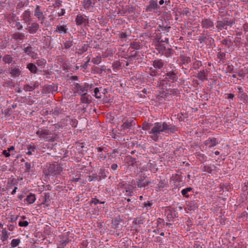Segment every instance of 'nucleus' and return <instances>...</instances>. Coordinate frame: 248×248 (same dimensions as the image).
Returning <instances> with one entry per match:
<instances>
[{
  "mask_svg": "<svg viewBox=\"0 0 248 248\" xmlns=\"http://www.w3.org/2000/svg\"><path fill=\"white\" fill-rule=\"evenodd\" d=\"M82 3L84 8L85 10H88L94 4V0H83L82 1Z\"/></svg>",
  "mask_w": 248,
  "mask_h": 248,
  "instance_id": "nucleus-29",
  "label": "nucleus"
},
{
  "mask_svg": "<svg viewBox=\"0 0 248 248\" xmlns=\"http://www.w3.org/2000/svg\"><path fill=\"white\" fill-rule=\"evenodd\" d=\"M156 167V165L154 163H149L148 164V167L149 170L154 173H155L157 170V168Z\"/></svg>",
  "mask_w": 248,
  "mask_h": 248,
  "instance_id": "nucleus-52",
  "label": "nucleus"
},
{
  "mask_svg": "<svg viewBox=\"0 0 248 248\" xmlns=\"http://www.w3.org/2000/svg\"><path fill=\"white\" fill-rule=\"evenodd\" d=\"M55 31L60 34H66L68 32L67 25L64 24V22L62 21L56 26Z\"/></svg>",
  "mask_w": 248,
  "mask_h": 248,
  "instance_id": "nucleus-17",
  "label": "nucleus"
},
{
  "mask_svg": "<svg viewBox=\"0 0 248 248\" xmlns=\"http://www.w3.org/2000/svg\"><path fill=\"white\" fill-rule=\"evenodd\" d=\"M75 22L78 26L81 25L86 26L89 23V20L85 15L79 13L77 15Z\"/></svg>",
  "mask_w": 248,
  "mask_h": 248,
  "instance_id": "nucleus-10",
  "label": "nucleus"
},
{
  "mask_svg": "<svg viewBox=\"0 0 248 248\" xmlns=\"http://www.w3.org/2000/svg\"><path fill=\"white\" fill-rule=\"evenodd\" d=\"M152 65L157 69H161L164 68V62L161 59H156L152 61Z\"/></svg>",
  "mask_w": 248,
  "mask_h": 248,
  "instance_id": "nucleus-23",
  "label": "nucleus"
},
{
  "mask_svg": "<svg viewBox=\"0 0 248 248\" xmlns=\"http://www.w3.org/2000/svg\"><path fill=\"white\" fill-rule=\"evenodd\" d=\"M110 155V153L104 154L103 153H99L96 155V157L98 160L100 161H104L106 159L108 156Z\"/></svg>",
  "mask_w": 248,
  "mask_h": 248,
  "instance_id": "nucleus-42",
  "label": "nucleus"
},
{
  "mask_svg": "<svg viewBox=\"0 0 248 248\" xmlns=\"http://www.w3.org/2000/svg\"><path fill=\"white\" fill-rule=\"evenodd\" d=\"M25 172L29 173L31 171V164L29 162H26L25 164Z\"/></svg>",
  "mask_w": 248,
  "mask_h": 248,
  "instance_id": "nucleus-60",
  "label": "nucleus"
},
{
  "mask_svg": "<svg viewBox=\"0 0 248 248\" xmlns=\"http://www.w3.org/2000/svg\"><path fill=\"white\" fill-rule=\"evenodd\" d=\"M142 129L149 130V137L155 142H158L163 139L164 134H172L178 130V127L166 121L150 124L145 122L142 124Z\"/></svg>",
  "mask_w": 248,
  "mask_h": 248,
  "instance_id": "nucleus-1",
  "label": "nucleus"
},
{
  "mask_svg": "<svg viewBox=\"0 0 248 248\" xmlns=\"http://www.w3.org/2000/svg\"><path fill=\"white\" fill-rule=\"evenodd\" d=\"M101 61L102 58L101 56L99 55L95 58H93L92 60V62H93L95 64H99L100 63H101Z\"/></svg>",
  "mask_w": 248,
  "mask_h": 248,
  "instance_id": "nucleus-56",
  "label": "nucleus"
},
{
  "mask_svg": "<svg viewBox=\"0 0 248 248\" xmlns=\"http://www.w3.org/2000/svg\"><path fill=\"white\" fill-rule=\"evenodd\" d=\"M27 68L29 69L31 73L33 74H37L39 71L38 68L33 63H29L27 65Z\"/></svg>",
  "mask_w": 248,
  "mask_h": 248,
  "instance_id": "nucleus-25",
  "label": "nucleus"
},
{
  "mask_svg": "<svg viewBox=\"0 0 248 248\" xmlns=\"http://www.w3.org/2000/svg\"><path fill=\"white\" fill-rule=\"evenodd\" d=\"M31 13L29 10H27L24 11L22 15V18L24 22L26 23H29L31 21Z\"/></svg>",
  "mask_w": 248,
  "mask_h": 248,
  "instance_id": "nucleus-26",
  "label": "nucleus"
},
{
  "mask_svg": "<svg viewBox=\"0 0 248 248\" xmlns=\"http://www.w3.org/2000/svg\"><path fill=\"white\" fill-rule=\"evenodd\" d=\"M46 63V61L43 58H38L36 62V64L38 66L40 67L41 68H44Z\"/></svg>",
  "mask_w": 248,
  "mask_h": 248,
  "instance_id": "nucleus-37",
  "label": "nucleus"
},
{
  "mask_svg": "<svg viewBox=\"0 0 248 248\" xmlns=\"http://www.w3.org/2000/svg\"><path fill=\"white\" fill-rule=\"evenodd\" d=\"M90 47L89 45L88 44H83L82 45L81 47L79 48L77 51H76V53L79 55H81L83 54L84 52H86L88 48Z\"/></svg>",
  "mask_w": 248,
  "mask_h": 248,
  "instance_id": "nucleus-27",
  "label": "nucleus"
},
{
  "mask_svg": "<svg viewBox=\"0 0 248 248\" xmlns=\"http://www.w3.org/2000/svg\"><path fill=\"white\" fill-rule=\"evenodd\" d=\"M34 16H35L38 20H41V23H43L46 17L43 15V8L39 5H36L34 11Z\"/></svg>",
  "mask_w": 248,
  "mask_h": 248,
  "instance_id": "nucleus-13",
  "label": "nucleus"
},
{
  "mask_svg": "<svg viewBox=\"0 0 248 248\" xmlns=\"http://www.w3.org/2000/svg\"><path fill=\"white\" fill-rule=\"evenodd\" d=\"M35 200V194L32 193H30V194L28 195L27 196V198L25 199V201H26L30 204L33 203Z\"/></svg>",
  "mask_w": 248,
  "mask_h": 248,
  "instance_id": "nucleus-35",
  "label": "nucleus"
},
{
  "mask_svg": "<svg viewBox=\"0 0 248 248\" xmlns=\"http://www.w3.org/2000/svg\"><path fill=\"white\" fill-rule=\"evenodd\" d=\"M36 135L46 141L54 142L58 138V135L55 133H52L47 128H41L36 132Z\"/></svg>",
  "mask_w": 248,
  "mask_h": 248,
  "instance_id": "nucleus-4",
  "label": "nucleus"
},
{
  "mask_svg": "<svg viewBox=\"0 0 248 248\" xmlns=\"http://www.w3.org/2000/svg\"><path fill=\"white\" fill-rule=\"evenodd\" d=\"M235 23V19H229L228 17H223L220 16V18L217 17L216 22V29L219 31L222 30H227L228 27H232Z\"/></svg>",
  "mask_w": 248,
  "mask_h": 248,
  "instance_id": "nucleus-3",
  "label": "nucleus"
},
{
  "mask_svg": "<svg viewBox=\"0 0 248 248\" xmlns=\"http://www.w3.org/2000/svg\"><path fill=\"white\" fill-rule=\"evenodd\" d=\"M9 74L11 75V76L13 78L18 77L22 73L20 68L18 66L12 67L9 69Z\"/></svg>",
  "mask_w": 248,
  "mask_h": 248,
  "instance_id": "nucleus-16",
  "label": "nucleus"
},
{
  "mask_svg": "<svg viewBox=\"0 0 248 248\" xmlns=\"http://www.w3.org/2000/svg\"><path fill=\"white\" fill-rule=\"evenodd\" d=\"M159 8V6L157 4V1L151 0L149 2V5L147 6L146 11L151 12L157 10Z\"/></svg>",
  "mask_w": 248,
  "mask_h": 248,
  "instance_id": "nucleus-19",
  "label": "nucleus"
},
{
  "mask_svg": "<svg viewBox=\"0 0 248 248\" xmlns=\"http://www.w3.org/2000/svg\"><path fill=\"white\" fill-rule=\"evenodd\" d=\"M125 160L127 164L129 165H133L136 163V158L132 157L130 155H127L126 157Z\"/></svg>",
  "mask_w": 248,
  "mask_h": 248,
  "instance_id": "nucleus-44",
  "label": "nucleus"
},
{
  "mask_svg": "<svg viewBox=\"0 0 248 248\" xmlns=\"http://www.w3.org/2000/svg\"><path fill=\"white\" fill-rule=\"evenodd\" d=\"M153 202L152 201H148L147 202H144L142 203L141 207H145L147 210H150L152 208Z\"/></svg>",
  "mask_w": 248,
  "mask_h": 248,
  "instance_id": "nucleus-45",
  "label": "nucleus"
},
{
  "mask_svg": "<svg viewBox=\"0 0 248 248\" xmlns=\"http://www.w3.org/2000/svg\"><path fill=\"white\" fill-rule=\"evenodd\" d=\"M45 200H44L42 204H46V206H48L49 205V204L47 203V202L48 201H50L49 198V194L48 193H45Z\"/></svg>",
  "mask_w": 248,
  "mask_h": 248,
  "instance_id": "nucleus-61",
  "label": "nucleus"
},
{
  "mask_svg": "<svg viewBox=\"0 0 248 248\" xmlns=\"http://www.w3.org/2000/svg\"><path fill=\"white\" fill-rule=\"evenodd\" d=\"M23 51L27 55L33 59L38 58V53L35 51V47H32L31 44H28L26 47H25L23 49Z\"/></svg>",
  "mask_w": 248,
  "mask_h": 248,
  "instance_id": "nucleus-8",
  "label": "nucleus"
},
{
  "mask_svg": "<svg viewBox=\"0 0 248 248\" xmlns=\"http://www.w3.org/2000/svg\"><path fill=\"white\" fill-rule=\"evenodd\" d=\"M197 158L200 161L201 163L207 160V156L202 154L198 153L196 155Z\"/></svg>",
  "mask_w": 248,
  "mask_h": 248,
  "instance_id": "nucleus-46",
  "label": "nucleus"
},
{
  "mask_svg": "<svg viewBox=\"0 0 248 248\" xmlns=\"http://www.w3.org/2000/svg\"><path fill=\"white\" fill-rule=\"evenodd\" d=\"M202 65V62L200 61H196L193 63V68L197 69L199 68Z\"/></svg>",
  "mask_w": 248,
  "mask_h": 248,
  "instance_id": "nucleus-64",
  "label": "nucleus"
},
{
  "mask_svg": "<svg viewBox=\"0 0 248 248\" xmlns=\"http://www.w3.org/2000/svg\"><path fill=\"white\" fill-rule=\"evenodd\" d=\"M221 49L220 48H218L217 50L219 51L217 54V58L222 63H224L226 59V54L224 52H221Z\"/></svg>",
  "mask_w": 248,
  "mask_h": 248,
  "instance_id": "nucleus-34",
  "label": "nucleus"
},
{
  "mask_svg": "<svg viewBox=\"0 0 248 248\" xmlns=\"http://www.w3.org/2000/svg\"><path fill=\"white\" fill-rule=\"evenodd\" d=\"M9 235L7 231L5 229H3L1 236V240L3 242L7 241L8 239Z\"/></svg>",
  "mask_w": 248,
  "mask_h": 248,
  "instance_id": "nucleus-47",
  "label": "nucleus"
},
{
  "mask_svg": "<svg viewBox=\"0 0 248 248\" xmlns=\"http://www.w3.org/2000/svg\"><path fill=\"white\" fill-rule=\"evenodd\" d=\"M28 26L26 28V30L31 34H35L39 30L40 28L39 24L36 22L32 23H28Z\"/></svg>",
  "mask_w": 248,
  "mask_h": 248,
  "instance_id": "nucleus-12",
  "label": "nucleus"
},
{
  "mask_svg": "<svg viewBox=\"0 0 248 248\" xmlns=\"http://www.w3.org/2000/svg\"><path fill=\"white\" fill-rule=\"evenodd\" d=\"M122 63L119 61H115L112 64V68L114 70H119L121 68Z\"/></svg>",
  "mask_w": 248,
  "mask_h": 248,
  "instance_id": "nucleus-55",
  "label": "nucleus"
},
{
  "mask_svg": "<svg viewBox=\"0 0 248 248\" xmlns=\"http://www.w3.org/2000/svg\"><path fill=\"white\" fill-rule=\"evenodd\" d=\"M166 46L160 43H158L155 45V49L157 50L158 53L163 55L164 52L165 50Z\"/></svg>",
  "mask_w": 248,
  "mask_h": 248,
  "instance_id": "nucleus-31",
  "label": "nucleus"
},
{
  "mask_svg": "<svg viewBox=\"0 0 248 248\" xmlns=\"http://www.w3.org/2000/svg\"><path fill=\"white\" fill-rule=\"evenodd\" d=\"M146 176L140 175L139 178L136 179L137 185L139 188H145L150 184L153 183L151 179H146Z\"/></svg>",
  "mask_w": 248,
  "mask_h": 248,
  "instance_id": "nucleus-6",
  "label": "nucleus"
},
{
  "mask_svg": "<svg viewBox=\"0 0 248 248\" xmlns=\"http://www.w3.org/2000/svg\"><path fill=\"white\" fill-rule=\"evenodd\" d=\"M149 74L152 77H155L159 75L160 74L159 73V71L158 69L150 67L149 68Z\"/></svg>",
  "mask_w": 248,
  "mask_h": 248,
  "instance_id": "nucleus-40",
  "label": "nucleus"
},
{
  "mask_svg": "<svg viewBox=\"0 0 248 248\" xmlns=\"http://www.w3.org/2000/svg\"><path fill=\"white\" fill-rule=\"evenodd\" d=\"M55 87L54 85H46L44 87L43 90L46 93H50L55 91Z\"/></svg>",
  "mask_w": 248,
  "mask_h": 248,
  "instance_id": "nucleus-39",
  "label": "nucleus"
},
{
  "mask_svg": "<svg viewBox=\"0 0 248 248\" xmlns=\"http://www.w3.org/2000/svg\"><path fill=\"white\" fill-rule=\"evenodd\" d=\"M190 210H195L198 208V204L195 201H190L187 203Z\"/></svg>",
  "mask_w": 248,
  "mask_h": 248,
  "instance_id": "nucleus-38",
  "label": "nucleus"
},
{
  "mask_svg": "<svg viewBox=\"0 0 248 248\" xmlns=\"http://www.w3.org/2000/svg\"><path fill=\"white\" fill-rule=\"evenodd\" d=\"M122 221V219L121 218L120 216H118L115 218H114L112 221V228L114 229H118L120 223Z\"/></svg>",
  "mask_w": 248,
  "mask_h": 248,
  "instance_id": "nucleus-30",
  "label": "nucleus"
},
{
  "mask_svg": "<svg viewBox=\"0 0 248 248\" xmlns=\"http://www.w3.org/2000/svg\"><path fill=\"white\" fill-rule=\"evenodd\" d=\"M44 42L47 47H49L51 45V37L50 36L45 37Z\"/></svg>",
  "mask_w": 248,
  "mask_h": 248,
  "instance_id": "nucleus-57",
  "label": "nucleus"
},
{
  "mask_svg": "<svg viewBox=\"0 0 248 248\" xmlns=\"http://www.w3.org/2000/svg\"><path fill=\"white\" fill-rule=\"evenodd\" d=\"M178 71L176 68H173L169 71H166L164 77L165 78L160 80L159 87L162 89H166L168 87V81H170L171 83L175 82L178 79Z\"/></svg>",
  "mask_w": 248,
  "mask_h": 248,
  "instance_id": "nucleus-2",
  "label": "nucleus"
},
{
  "mask_svg": "<svg viewBox=\"0 0 248 248\" xmlns=\"http://www.w3.org/2000/svg\"><path fill=\"white\" fill-rule=\"evenodd\" d=\"M99 177L101 179H105L107 175L106 173V170L104 168H101L98 171Z\"/></svg>",
  "mask_w": 248,
  "mask_h": 248,
  "instance_id": "nucleus-41",
  "label": "nucleus"
},
{
  "mask_svg": "<svg viewBox=\"0 0 248 248\" xmlns=\"http://www.w3.org/2000/svg\"><path fill=\"white\" fill-rule=\"evenodd\" d=\"M173 50L170 48H165V50L164 52L163 55H164L166 57H169L170 55L172 53Z\"/></svg>",
  "mask_w": 248,
  "mask_h": 248,
  "instance_id": "nucleus-63",
  "label": "nucleus"
},
{
  "mask_svg": "<svg viewBox=\"0 0 248 248\" xmlns=\"http://www.w3.org/2000/svg\"><path fill=\"white\" fill-rule=\"evenodd\" d=\"M12 39L16 42L22 43L25 38V34L23 33L16 32L11 35Z\"/></svg>",
  "mask_w": 248,
  "mask_h": 248,
  "instance_id": "nucleus-21",
  "label": "nucleus"
},
{
  "mask_svg": "<svg viewBox=\"0 0 248 248\" xmlns=\"http://www.w3.org/2000/svg\"><path fill=\"white\" fill-rule=\"evenodd\" d=\"M93 70L94 71V73L101 74L102 73L103 71L105 70V66H101V67H94Z\"/></svg>",
  "mask_w": 248,
  "mask_h": 248,
  "instance_id": "nucleus-50",
  "label": "nucleus"
},
{
  "mask_svg": "<svg viewBox=\"0 0 248 248\" xmlns=\"http://www.w3.org/2000/svg\"><path fill=\"white\" fill-rule=\"evenodd\" d=\"M193 188L191 187H188L181 190L182 195L185 198H188L189 197V193L192 191Z\"/></svg>",
  "mask_w": 248,
  "mask_h": 248,
  "instance_id": "nucleus-36",
  "label": "nucleus"
},
{
  "mask_svg": "<svg viewBox=\"0 0 248 248\" xmlns=\"http://www.w3.org/2000/svg\"><path fill=\"white\" fill-rule=\"evenodd\" d=\"M102 88H95L94 89V96L96 98H101L102 97V93L100 91Z\"/></svg>",
  "mask_w": 248,
  "mask_h": 248,
  "instance_id": "nucleus-49",
  "label": "nucleus"
},
{
  "mask_svg": "<svg viewBox=\"0 0 248 248\" xmlns=\"http://www.w3.org/2000/svg\"><path fill=\"white\" fill-rule=\"evenodd\" d=\"M105 203V202H101L98 199L95 198L92 199V201L90 202V204L93 203L94 205H96L97 204H98V203L104 204Z\"/></svg>",
  "mask_w": 248,
  "mask_h": 248,
  "instance_id": "nucleus-62",
  "label": "nucleus"
},
{
  "mask_svg": "<svg viewBox=\"0 0 248 248\" xmlns=\"http://www.w3.org/2000/svg\"><path fill=\"white\" fill-rule=\"evenodd\" d=\"M135 187V186H132L130 185H128L122 190L123 192L124 193L125 196L131 197L133 194V189Z\"/></svg>",
  "mask_w": 248,
  "mask_h": 248,
  "instance_id": "nucleus-20",
  "label": "nucleus"
},
{
  "mask_svg": "<svg viewBox=\"0 0 248 248\" xmlns=\"http://www.w3.org/2000/svg\"><path fill=\"white\" fill-rule=\"evenodd\" d=\"M206 146H208L209 148L215 147L218 144L217 139L214 137H209L204 142Z\"/></svg>",
  "mask_w": 248,
  "mask_h": 248,
  "instance_id": "nucleus-18",
  "label": "nucleus"
},
{
  "mask_svg": "<svg viewBox=\"0 0 248 248\" xmlns=\"http://www.w3.org/2000/svg\"><path fill=\"white\" fill-rule=\"evenodd\" d=\"M74 44L73 41L70 39H68L65 41H63L62 43L61 44L60 49L63 52L66 53L72 46H73Z\"/></svg>",
  "mask_w": 248,
  "mask_h": 248,
  "instance_id": "nucleus-14",
  "label": "nucleus"
},
{
  "mask_svg": "<svg viewBox=\"0 0 248 248\" xmlns=\"http://www.w3.org/2000/svg\"><path fill=\"white\" fill-rule=\"evenodd\" d=\"M72 86L73 92L80 95L84 93H87L89 90H92L93 87V84H90L88 83H84L81 84L75 83L72 85Z\"/></svg>",
  "mask_w": 248,
  "mask_h": 248,
  "instance_id": "nucleus-5",
  "label": "nucleus"
},
{
  "mask_svg": "<svg viewBox=\"0 0 248 248\" xmlns=\"http://www.w3.org/2000/svg\"><path fill=\"white\" fill-rule=\"evenodd\" d=\"M214 39L212 37H208L207 39V42H205V44L209 46V47H211L213 46V45H214Z\"/></svg>",
  "mask_w": 248,
  "mask_h": 248,
  "instance_id": "nucleus-58",
  "label": "nucleus"
},
{
  "mask_svg": "<svg viewBox=\"0 0 248 248\" xmlns=\"http://www.w3.org/2000/svg\"><path fill=\"white\" fill-rule=\"evenodd\" d=\"M87 93H84L81 95L80 100L82 103L86 104H90L91 100L89 98V96L87 95Z\"/></svg>",
  "mask_w": 248,
  "mask_h": 248,
  "instance_id": "nucleus-32",
  "label": "nucleus"
},
{
  "mask_svg": "<svg viewBox=\"0 0 248 248\" xmlns=\"http://www.w3.org/2000/svg\"><path fill=\"white\" fill-rule=\"evenodd\" d=\"M201 25L202 28L204 29H214V22L213 19L210 18H203L200 21Z\"/></svg>",
  "mask_w": 248,
  "mask_h": 248,
  "instance_id": "nucleus-11",
  "label": "nucleus"
},
{
  "mask_svg": "<svg viewBox=\"0 0 248 248\" xmlns=\"http://www.w3.org/2000/svg\"><path fill=\"white\" fill-rule=\"evenodd\" d=\"M20 243V240L19 239H14L12 240L11 245L12 248H15L18 246Z\"/></svg>",
  "mask_w": 248,
  "mask_h": 248,
  "instance_id": "nucleus-59",
  "label": "nucleus"
},
{
  "mask_svg": "<svg viewBox=\"0 0 248 248\" xmlns=\"http://www.w3.org/2000/svg\"><path fill=\"white\" fill-rule=\"evenodd\" d=\"M97 180L99 181L101 180V179L99 177V176L96 173H93L92 175L89 176V181L90 182L92 181Z\"/></svg>",
  "mask_w": 248,
  "mask_h": 248,
  "instance_id": "nucleus-54",
  "label": "nucleus"
},
{
  "mask_svg": "<svg viewBox=\"0 0 248 248\" xmlns=\"http://www.w3.org/2000/svg\"><path fill=\"white\" fill-rule=\"evenodd\" d=\"M229 36L228 37V38H226L224 39H223L222 41H221V43L222 45L229 47L231 45H232L233 44V42H232V41L229 39Z\"/></svg>",
  "mask_w": 248,
  "mask_h": 248,
  "instance_id": "nucleus-48",
  "label": "nucleus"
},
{
  "mask_svg": "<svg viewBox=\"0 0 248 248\" xmlns=\"http://www.w3.org/2000/svg\"><path fill=\"white\" fill-rule=\"evenodd\" d=\"M191 14L190 10L187 7H186L181 12V15L183 16H189Z\"/></svg>",
  "mask_w": 248,
  "mask_h": 248,
  "instance_id": "nucleus-53",
  "label": "nucleus"
},
{
  "mask_svg": "<svg viewBox=\"0 0 248 248\" xmlns=\"http://www.w3.org/2000/svg\"><path fill=\"white\" fill-rule=\"evenodd\" d=\"M47 170V175L54 176L60 173L62 168L58 164H50Z\"/></svg>",
  "mask_w": 248,
  "mask_h": 248,
  "instance_id": "nucleus-7",
  "label": "nucleus"
},
{
  "mask_svg": "<svg viewBox=\"0 0 248 248\" xmlns=\"http://www.w3.org/2000/svg\"><path fill=\"white\" fill-rule=\"evenodd\" d=\"M166 185L167 184L165 179L160 180L159 181L158 184L157 185L156 188L159 190H160L161 189L164 188Z\"/></svg>",
  "mask_w": 248,
  "mask_h": 248,
  "instance_id": "nucleus-51",
  "label": "nucleus"
},
{
  "mask_svg": "<svg viewBox=\"0 0 248 248\" xmlns=\"http://www.w3.org/2000/svg\"><path fill=\"white\" fill-rule=\"evenodd\" d=\"M136 123L133 119H131L130 120H126L125 122H124L122 125L121 127L124 129H130L132 127L135 125Z\"/></svg>",
  "mask_w": 248,
  "mask_h": 248,
  "instance_id": "nucleus-22",
  "label": "nucleus"
},
{
  "mask_svg": "<svg viewBox=\"0 0 248 248\" xmlns=\"http://www.w3.org/2000/svg\"><path fill=\"white\" fill-rule=\"evenodd\" d=\"M207 73L208 71L207 69H203V70L200 71L198 72L197 77L200 80L203 81L206 79Z\"/></svg>",
  "mask_w": 248,
  "mask_h": 248,
  "instance_id": "nucleus-28",
  "label": "nucleus"
},
{
  "mask_svg": "<svg viewBox=\"0 0 248 248\" xmlns=\"http://www.w3.org/2000/svg\"><path fill=\"white\" fill-rule=\"evenodd\" d=\"M201 170L202 171L207 172L209 173H212L213 171V166L212 165L201 166Z\"/></svg>",
  "mask_w": 248,
  "mask_h": 248,
  "instance_id": "nucleus-33",
  "label": "nucleus"
},
{
  "mask_svg": "<svg viewBox=\"0 0 248 248\" xmlns=\"http://www.w3.org/2000/svg\"><path fill=\"white\" fill-rule=\"evenodd\" d=\"M60 240L59 241L58 245H59L60 247L62 248H64L68 243L70 242V240L68 238V235L67 234H63L59 236Z\"/></svg>",
  "mask_w": 248,
  "mask_h": 248,
  "instance_id": "nucleus-15",
  "label": "nucleus"
},
{
  "mask_svg": "<svg viewBox=\"0 0 248 248\" xmlns=\"http://www.w3.org/2000/svg\"><path fill=\"white\" fill-rule=\"evenodd\" d=\"M28 152L26 153V154L28 155H32L33 152H35L36 150V147L34 145H29L27 146Z\"/></svg>",
  "mask_w": 248,
  "mask_h": 248,
  "instance_id": "nucleus-43",
  "label": "nucleus"
},
{
  "mask_svg": "<svg viewBox=\"0 0 248 248\" xmlns=\"http://www.w3.org/2000/svg\"><path fill=\"white\" fill-rule=\"evenodd\" d=\"M2 61L4 64H11L14 62V58L13 55L5 54L2 57Z\"/></svg>",
  "mask_w": 248,
  "mask_h": 248,
  "instance_id": "nucleus-24",
  "label": "nucleus"
},
{
  "mask_svg": "<svg viewBox=\"0 0 248 248\" xmlns=\"http://www.w3.org/2000/svg\"><path fill=\"white\" fill-rule=\"evenodd\" d=\"M165 212L168 221H172L173 219L178 217V212L174 208L170 206L168 207V208L165 210Z\"/></svg>",
  "mask_w": 248,
  "mask_h": 248,
  "instance_id": "nucleus-9",
  "label": "nucleus"
}]
</instances>
